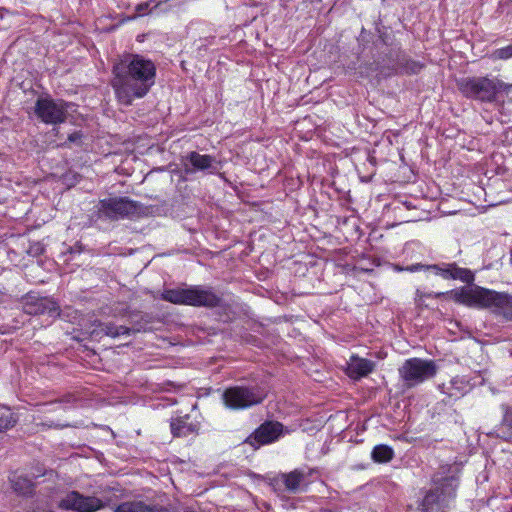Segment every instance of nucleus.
<instances>
[{
	"label": "nucleus",
	"mask_w": 512,
	"mask_h": 512,
	"mask_svg": "<svg viewBox=\"0 0 512 512\" xmlns=\"http://www.w3.org/2000/svg\"><path fill=\"white\" fill-rule=\"evenodd\" d=\"M35 113L44 123H61L66 118V105L49 98L38 99Z\"/></svg>",
	"instance_id": "10"
},
{
	"label": "nucleus",
	"mask_w": 512,
	"mask_h": 512,
	"mask_svg": "<svg viewBox=\"0 0 512 512\" xmlns=\"http://www.w3.org/2000/svg\"><path fill=\"white\" fill-rule=\"evenodd\" d=\"M435 487L423 499L422 507L426 512H438L444 508L449 500L455 497L458 486L455 477H447L441 482L434 480Z\"/></svg>",
	"instance_id": "5"
},
{
	"label": "nucleus",
	"mask_w": 512,
	"mask_h": 512,
	"mask_svg": "<svg viewBox=\"0 0 512 512\" xmlns=\"http://www.w3.org/2000/svg\"><path fill=\"white\" fill-rule=\"evenodd\" d=\"M503 425L512 429V411L506 412L503 418Z\"/></svg>",
	"instance_id": "25"
},
{
	"label": "nucleus",
	"mask_w": 512,
	"mask_h": 512,
	"mask_svg": "<svg viewBox=\"0 0 512 512\" xmlns=\"http://www.w3.org/2000/svg\"><path fill=\"white\" fill-rule=\"evenodd\" d=\"M394 456V451L387 445H377L372 450V458L375 462L385 463L389 462Z\"/></svg>",
	"instance_id": "19"
},
{
	"label": "nucleus",
	"mask_w": 512,
	"mask_h": 512,
	"mask_svg": "<svg viewBox=\"0 0 512 512\" xmlns=\"http://www.w3.org/2000/svg\"><path fill=\"white\" fill-rule=\"evenodd\" d=\"M493 311L506 319L512 320V296L499 293V298Z\"/></svg>",
	"instance_id": "18"
},
{
	"label": "nucleus",
	"mask_w": 512,
	"mask_h": 512,
	"mask_svg": "<svg viewBox=\"0 0 512 512\" xmlns=\"http://www.w3.org/2000/svg\"><path fill=\"white\" fill-rule=\"evenodd\" d=\"M111 85L117 100L131 105L144 97L155 83L156 67L140 55H128L113 66Z\"/></svg>",
	"instance_id": "1"
},
{
	"label": "nucleus",
	"mask_w": 512,
	"mask_h": 512,
	"mask_svg": "<svg viewBox=\"0 0 512 512\" xmlns=\"http://www.w3.org/2000/svg\"><path fill=\"white\" fill-rule=\"evenodd\" d=\"M437 373L436 363L432 360L411 358L399 368V374L407 386L413 387L431 379Z\"/></svg>",
	"instance_id": "6"
},
{
	"label": "nucleus",
	"mask_w": 512,
	"mask_h": 512,
	"mask_svg": "<svg viewBox=\"0 0 512 512\" xmlns=\"http://www.w3.org/2000/svg\"><path fill=\"white\" fill-rule=\"evenodd\" d=\"M170 426L176 437H187L198 430V424L189 421L188 416L173 419Z\"/></svg>",
	"instance_id": "15"
},
{
	"label": "nucleus",
	"mask_w": 512,
	"mask_h": 512,
	"mask_svg": "<svg viewBox=\"0 0 512 512\" xmlns=\"http://www.w3.org/2000/svg\"><path fill=\"white\" fill-rule=\"evenodd\" d=\"M108 503V499L85 496L78 491H68L59 498L58 508L73 512H96L103 509Z\"/></svg>",
	"instance_id": "7"
},
{
	"label": "nucleus",
	"mask_w": 512,
	"mask_h": 512,
	"mask_svg": "<svg viewBox=\"0 0 512 512\" xmlns=\"http://www.w3.org/2000/svg\"><path fill=\"white\" fill-rule=\"evenodd\" d=\"M187 160L193 166V170H210L216 169L215 159L209 155H202L197 152H191Z\"/></svg>",
	"instance_id": "16"
},
{
	"label": "nucleus",
	"mask_w": 512,
	"mask_h": 512,
	"mask_svg": "<svg viewBox=\"0 0 512 512\" xmlns=\"http://www.w3.org/2000/svg\"><path fill=\"white\" fill-rule=\"evenodd\" d=\"M374 368L375 364L371 360L358 356H351L348 362L347 373L351 378L359 379L367 376L374 370Z\"/></svg>",
	"instance_id": "14"
},
{
	"label": "nucleus",
	"mask_w": 512,
	"mask_h": 512,
	"mask_svg": "<svg viewBox=\"0 0 512 512\" xmlns=\"http://www.w3.org/2000/svg\"><path fill=\"white\" fill-rule=\"evenodd\" d=\"M24 483H25V487H22L19 485L18 482H15L14 483V489L22 494H27V493H30L31 492V486H30V482L29 481H26L24 480Z\"/></svg>",
	"instance_id": "24"
},
{
	"label": "nucleus",
	"mask_w": 512,
	"mask_h": 512,
	"mask_svg": "<svg viewBox=\"0 0 512 512\" xmlns=\"http://www.w3.org/2000/svg\"><path fill=\"white\" fill-rule=\"evenodd\" d=\"M161 298L178 305L215 307L219 303V298L211 290L200 286L167 289L162 292Z\"/></svg>",
	"instance_id": "2"
},
{
	"label": "nucleus",
	"mask_w": 512,
	"mask_h": 512,
	"mask_svg": "<svg viewBox=\"0 0 512 512\" xmlns=\"http://www.w3.org/2000/svg\"><path fill=\"white\" fill-rule=\"evenodd\" d=\"M80 138H81V134L79 132H74L69 135L68 140L73 143V142L78 141Z\"/></svg>",
	"instance_id": "28"
},
{
	"label": "nucleus",
	"mask_w": 512,
	"mask_h": 512,
	"mask_svg": "<svg viewBox=\"0 0 512 512\" xmlns=\"http://www.w3.org/2000/svg\"><path fill=\"white\" fill-rule=\"evenodd\" d=\"M114 512H154L153 509L141 501L125 502L120 504Z\"/></svg>",
	"instance_id": "20"
},
{
	"label": "nucleus",
	"mask_w": 512,
	"mask_h": 512,
	"mask_svg": "<svg viewBox=\"0 0 512 512\" xmlns=\"http://www.w3.org/2000/svg\"><path fill=\"white\" fill-rule=\"evenodd\" d=\"M130 329L124 326H113V325H106L105 326V333L106 335L116 338L121 335L129 334Z\"/></svg>",
	"instance_id": "22"
},
{
	"label": "nucleus",
	"mask_w": 512,
	"mask_h": 512,
	"mask_svg": "<svg viewBox=\"0 0 512 512\" xmlns=\"http://www.w3.org/2000/svg\"><path fill=\"white\" fill-rule=\"evenodd\" d=\"M16 423V418L13 413L6 407H0V431L13 427Z\"/></svg>",
	"instance_id": "21"
},
{
	"label": "nucleus",
	"mask_w": 512,
	"mask_h": 512,
	"mask_svg": "<svg viewBox=\"0 0 512 512\" xmlns=\"http://www.w3.org/2000/svg\"><path fill=\"white\" fill-rule=\"evenodd\" d=\"M137 213V203L123 197L103 199L100 201L98 208L100 218L119 219L132 217Z\"/></svg>",
	"instance_id": "9"
},
{
	"label": "nucleus",
	"mask_w": 512,
	"mask_h": 512,
	"mask_svg": "<svg viewBox=\"0 0 512 512\" xmlns=\"http://www.w3.org/2000/svg\"><path fill=\"white\" fill-rule=\"evenodd\" d=\"M451 297L458 303L476 308H489L494 306L499 298V293L479 286L462 287L450 292Z\"/></svg>",
	"instance_id": "4"
},
{
	"label": "nucleus",
	"mask_w": 512,
	"mask_h": 512,
	"mask_svg": "<svg viewBox=\"0 0 512 512\" xmlns=\"http://www.w3.org/2000/svg\"><path fill=\"white\" fill-rule=\"evenodd\" d=\"M426 269L433 271L434 274L440 275L444 279H458L465 283L474 281V275L470 270L457 267L455 264L430 265L426 266Z\"/></svg>",
	"instance_id": "13"
},
{
	"label": "nucleus",
	"mask_w": 512,
	"mask_h": 512,
	"mask_svg": "<svg viewBox=\"0 0 512 512\" xmlns=\"http://www.w3.org/2000/svg\"><path fill=\"white\" fill-rule=\"evenodd\" d=\"M282 428V424L278 422H266L253 435L248 437L246 441L255 447L270 444L279 438L282 434Z\"/></svg>",
	"instance_id": "11"
},
{
	"label": "nucleus",
	"mask_w": 512,
	"mask_h": 512,
	"mask_svg": "<svg viewBox=\"0 0 512 512\" xmlns=\"http://www.w3.org/2000/svg\"><path fill=\"white\" fill-rule=\"evenodd\" d=\"M422 268H424L423 265L416 264V265L408 266L404 270L409 271V272H417V271H419Z\"/></svg>",
	"instance_id": "27"
},
{
	"label": "nucleus",
	"mask_w": 512,
	"mask_h": 512,
	"mask_svg": "<svg viewBox=\"0 0 512 512\" xmlns=\"http://www.w3.org/2000/svg\"><path fill=\"white\" fill-rule=\"evenodd\" d=\"M512 57V44L506 47L497 49L493 52V58L495 59H509Z\"/></svg>",
	"instance_id": "23"
},
{
	"label": "nucleus",
	"mask_w": 512,
	"mask_h": 512,
	"mask_svg": "<svg viewBox=\"0 0 512 512\" xmlns=\"http://www.w3.org/2000/svg\"><path fill=\"white\" fill-rule=\"evenodd\" d=\"M281 480L287 490L296 492L304 481V473L300 470H294L290 473L283 474Z\"/></svg>",
	"instance_id": "17"
},
{
	"label": "nucleus",
	"mask_w": 512,
	"mask_h": 512,
	"mask_svg": "<svg viewBox=\"0 0 512 512\" xmlns=\"http://www.w3.org/2000/svg\"><path fill=\"white\" fill-rule=\"evenodd\" d=\"M148 6H149V3H148V2L141 3V4L137 5V7H136V12H137V14H138V15H144V14H146L147 9H148Z\"/></svg>",
	"instance_id": "26"
},
{
	"label": "nucleus",
	"mask_w": 512,
	"mask_h": 512,
	"mask_svg": "<svg viewBox=\"0 0 512 512\" xmlns=\"http://www.w3.org/2000/svg\"><path fill=\"white\" fill-rule=\"evenodd\" d=\"M28 314H48L51 317L59 315V306L51 298L29 296L24 305Z\"/></svg>",
	"instance_id": "12"
},
{
	"label": "nucleus",
	"mask_w": 512,
	"mask_h": 512,
	"mask_svg": "<svg viewBox=\"0 0 512 512\" xmlns=\"http://www.w3.org/2000/svg\"><path fill=\"white\" fill-rule=\"evenodd\" d=\"M458 88L466 97L481 101H492L499 91L510 90L512 85L498 79L473 77L459 80Z\"/></svg>",
	"instance_id": "3"
},
{
	"label": "nucleus",
	"mask_w": 512,
	"mask_h": 512,
	"mask_svg": "<svg viewBox=\"0 0 512 512\" xmlns=\"http://www.w3.org/2000/svg\"><path fill=\"white\" fill-rule=\"evenodd\" d=\"M265 397L264 391L258 388L234 386L225 390L223 401L230 409H246L260 403Z\"/></svg>",
	"instance_id": "8"
}]
</instances>
